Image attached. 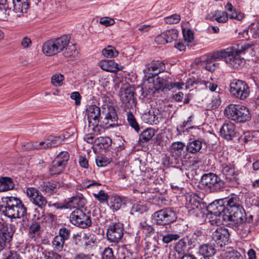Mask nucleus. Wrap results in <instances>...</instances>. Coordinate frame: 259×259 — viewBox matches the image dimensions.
I'll return each mask as SVG.
<instances>
[{"instance_id": "473e14b6", "label": "nucleus", "mask_w": 259, "mask_h": 259, "mask_svg": "<svg viewBox=\"0 0 259 259\" xmlns=\"http://www.w3.org/2000/svg\"><path fill=\"white\" fill-rule=\"evenodd\" d=\"M199 252L200 254L202 255L203 257H212L215 253V249L211 245L205 244L200 246Z\"/></svg>"}, {"instance_id": "f704fd0d", "label": "nucleus", "mask_w": 259, "mask_h": 259, "mask_svg": "<svg viewBox=\"0 0 259 259\" xmlns=\"http://www.w3.org/2000/svg\"><path fill=\"white\" fill-rule=\"evenodd\" d=\"M112 144L111 139L108 137H100L95 139V144L101 149H106Z\"/></svg>"}, {"instance_id": "6e6d98bb", "label": "nucleus", "mask_w": 259, "mask_h": 259, "mask_svg": "<svg viewBox=\"0 0 259 259\" xmlns=\"http://www.w3.org/2000/svg\"><path fill=\"white\" fill-rule=\"evenodd\" d=\"M64 55L66 57L72 56L74 55L76 52V48L74 44H71L66 47L64 50Z\"/></svg>"}, {"instance_id": "e433bc0d", "label": "nucleus", "mask_w": 259, "mask_h": 259, "mask_svg": "<svg viewBox=\"0 0 259 259\" xmlns=\"http://www.w3.org/2000/svg\"><path fill=\"white\" fill-rule=\"evenodd\" d=\"M213 19L219 23H225L228 19V14L224 11L217 10L212 16Z\"/></svg>"}, {"instance_id": "0e129e2a", "label": "nucleus", "mask_w": 259, "mask_h": 259, "mask_svg": "<svg viewBox=\"0 0 259 259\" xmlns=\"http://www.w3.org/2000/svg\"><path fill=\"white\" fill-rule=\"evenodd\" d=\"M199 82L200 85H204L205 88H208L211 92L215 91L218 87L217 84L209 81L200 80Z\"/></svg>"}, {"instance_id": "412c9836", "label": "nucleus", "mask_w": 259, "mask_h": 259, "mask_svg": "<svg viewBox=\"0 0 259 259\" xmlns=\"http://www.w3.org/2000/svg\"><path fill=\"white\" fill-rule=\"evenodd\" d=\"M221 137L227 140H232L236 134L235 124L231 122H226L224 123L220 130Z\"/></svg>"}, {"instance_id": "6e6552de", "label": "nucleus", "mask_w": 259, "mask_h": 259, "mask_svg": "<svg viewBox=\"0 0 259 259\" xmlns=\"http://www.w3.org/2000/svg\"><path fill=\"white\" fill-rule=\"evenodd\" d=\"M69 219L73 225L82 229L87 228L92 224L90 216L80 208L74 209L70 214Z\"/></svg>"}, {"instance_id": "4d7b16f0", "label": "nucleus", "mask_w": 259, "mask_h": 259, "mask_svg": "<svg viewBox=\"0 0 259 259\" xmlns=\"http://www.w3.org/2000/svg\"><path fill=\"white\" fill-rule=\"evenodd\" d=\"M96 162L98 166L104 167L110 163L111 160L106 157L98 156L96 159Z\"/></svg>"}, {"instance_id": "4be33fe9", "label": "nucleus", "mask_w": 259, "mask_h": 259, "mask_svg": "<svg viewBox=\"0 0 259 259\" xmlns=\"http://www.w3.org/2000/svg\"><path fill=\"white\" fill-rule=\"evenodd\" d=\"M63 186L64 184L59 182H43L40 184V188L41 191L51 195L53 193L56 192L57 188Z\"/></svg>"}, {"instance_id": "7c9ffc66", "label": "nucleus", "mask_w": 259, "mask_h": 259, "mask_svg": "<svg viewBox=\"0 0 259 259\" xmlns=\"http://www.w3.org/2000/svg\"><path fill=\"white\" fill-rule=\"evenodd\" d=\"M85 203V199L82 194L78 193L69 199L68 204L72 207H83Z\"/></svg>"}, {"instance_id": "aec40b11", "label": "nucleus", "mask_w": 259, "mask_h": 259, "mask_svg": "<svg viewBox=\"0 0 259 259\" xmlns=\"http://www.w3.org/2000/svg\"><path fill=\"white\" fill-rule=\"evenodd\" d=\"M120 98L125 108L129 109L135 106L134 100V91L132 88H127L123 91H120Z\"/></svg>"}, {"instance_id": "5fc2aeb1", "label": "nucleus", "mask_w": 259, "mask_h": 259, "mask_svg": "<svg viewBox=\"0 0 259 259\" xmlns=\"http://www.w3.org/2000/svg\"><path fill=\"white\" fill-rule=\"evenodd\" d=\"M93 196L101 203L105 202L108 198V195L103 190H100L98 193H94Z\"/></svg>"}, {"instance_id": "603ef678", "label": "nucleus", "mask_w": 259, "mask_h": 259, "mask_svg": "<svg viewBox=\"0 0 259 259\" xmlns=\"http://www.w3.org/2000/svg\"><path fill=\"white\" fill-rule=\"evenodd\" d=\"M64 76L61 74L53 75L51 78L52 83L55 87L61 86L62 84Z\"/></svg>"}, {"instance_id": "7ed1b4c3", "label": "nucleus", "mask_w": 259, "mask_h": 259, "mask_svg": "<svg viewBox=\"0 0 259 259\" xmlns=\"http://www.w3.org/2000/svg\"><path fill=\"white\" fill-rule=\"evenodd\" d=\"M188 183H185L184 186L179 187V197L182 204L185 205L190 214L197 215L204 207V204L201 200L195 194L192 193L188 187Z\"/></svg>"}, {"instance_id": "774afa93", "label": "nucleus", "mask_w": 259, "mask_h": 259, "mask_svg": "<svg viewBox=\"0 0 259 259\" xmlns=\"http://www.w3.org/2000/svg\"><path fill=\"white\" fill-rule=\"evenodd\" d=\"M191 244V241L189 240L188 236L183 237L179 241V247L180 246L182 250L186 249L187 245Z\"/></svg>"}, {"instance_id": "3c124183", "label": "nucleus", "mask_w": 259, "mask_h": 259, "mask_svg": "<svg viewBox=\"0 0 259 259\" xmlns=\"http://www.w3.org/2000/svg\"><path fill=\"white\" fill-rule=\"evenodd\" d=\"M227 52L228 49L217 51L212 54V57L215 60L217 59H223L225 61Z\"/></svg>"}, {"instance_id": "bf43d9fd", "label": "nucleus", "mask_w": 259, "mask_h": 259, "mask_svg": "<svg viewBox=\"0 0 259 259\" xmlns=\"http://www.w3.org/2000/svg\"><path fill=\"white\" fill-rule=\"evenodd\" d=\"M70 230L66 228H61L59 230L58 237H60L65 241L68 240L70 237Z\"/></svg>"}, {"instance_id": "72a5a7b5", "label": "nucleus", "mask_w": 259, "mask_h": 259, "mask_svg": "<svg viewBox=\"0 0 259 259\" xmlns=\"http://www.w3.org/2000/svg\"><path fill=\"white\" fill-rule=\"evenodd\" d=\"M154 130L151 128H149L143 131L139 136V142L145 143L149 142L154 136Z\"/></svg>"}, {"instance_id": "c85d7f7f", "label": "nucleus", "mask_w": 259, "mask_h": 259, "mask_svg": "<svg viewBox=\"0 0 259 259\" xmlns=\"http://www.w3.org/2000/svg\"><path fill=\"white\" fill-rule=\"evenodd\" d=\"M70 39V37L67 35H63L58 38H54L59 53L64 51L65 48L68 46Z\"/></svg>"}, {"instance_id": "09e8293b", "label": "nucleus", "mask_w": 259, "mask_h": 259, "mask_svg": "<svg viewBox=\"0 0 259 259\" xmlns=\"http://www.w3.org/2000/svg\"><path fill=\"white\" fill-rule=\"evenodd\" d=\"M10 9L6 5L0 4V20H5L10 15Z\"/></svg>"}, {"instance_id": "9b49d317", "label": "nucleus", "mask_w": 259, "mask_h": 259, "mask_svg": "<svg viewBox=\"0 0 259 259\" xmlns=\"http://www.w3.org/2000/svg\"><path fill=\"white\" fill-rule=\"evenodd\" d=\"M225 62L230 68L237 69L244 63V60L241 57L236 49L228 48Z\"/></svg>"}, {"instance_id": "bb28decb", "label": "nucleus", "mask_w": 259, "mask_h": 259, "mask_svg": "<svg viewBox=\"0 0 259 259\" xmlns=\"http://www.w3.org/2000/svg\"><path fill=\"white\" fill-rule=\"evenodd\" d=\"M99 66L104 70L108 72H116L119 70L118 65L111 60H103L99 63Z\"/></svg>"}, {"instance_id": "13d9d810", "label": "nucleus", "mask_w": 259, "mask_h": 259, "mask_svg": "<svg viewBox=\"0 0 259 259\" xmlns=\"http://www.w3.org/2000/svg\"><path fill=\"white\" fill-rule=\"evenodd\" d=\"M155 41L158 45H164L168 42L167 33H162L158 35L155 37Z\"/></svg>"}, {"instance_id": "de8ad7c7", "label": "nucleus", "mask_w": 259, "mask_h": 259, "mask_svg": "<svg viewBox=\"0 0 259 259\" xmlns=\"http://www.w3.org/2000/svg\"><path fill=\"white\" fill-rule=\"evenodd\" d=\"M3 259H21L17 251L5 250L3 252Z\"/></svg>"}, {"instance_id": "8fccbe9b", "label": "nucleus", "mask_w": 259, "mask_h": 259, "mask_svg": "<svg viewBox=\"0 0 259 259\" xmlns=\"http://www.w3.org/2000/svg\"><path fill=\"white\" fill-rule=\"evenodd\" d=\"M110 203L113 209L114 210H117L122 205L123 201L119 196H115L112 198Z\"/></svg>"}, {"instance_id": "0eeeda50", "label": "nucleus", "mask_w": 259, "mask_h": 259, "mask_svg": "<svg viewBox=\"0 0 259 259\" xmlns=\"http://www.w3.org/2000/svg\"><path fill=\"white\" fill-rule=\"evenodd\" d=\"M152 217L153 220L157 225L162 226L173 223L177 219L176 213L170 207L155 212Z\"/></svg>"}, {"instance_id": "cd10ccee", "label": "nucleus", "mask_w": 259, "mask_h": 259, "mask_svg": "<svg viewBox=\"0 0 259 259\" xmlns=\"http://www.w3.org/2000/svg\"><path fill=\"white\" fill-rule=\"evenodd\" d=\"M158 111H151L145 113L142 115L143 120L146 123L150 124H156L158 123Z\"/></svg>"}, {"instance_id": "338daca9", "label": "nucleus", "mask_w": 259, "mask_h": 259, "mask_svg": "<svg viewBox=\"0 0 259 259\" xmlns=\"http://www.w3.org/2000/svg\"><path fill=\"white\" fill-rule=\"evenodd\" d=\"M114 23L115 21L113 19L107 17H102L100 20V23L105 26L112 25Z\"/></svg>"}, {"instance_id": "4c0bfd02", "label": "nucleus", "mask_w": 259, "mask_h": 259, "mask_svg": "<svg viewBox=\"0 0 259 259\" xmlns=\"http://www.w3.org/2000/svg\"><path fill=\"white\" fill-rule=\"evenodd\" d=\"M64 169V167L54 160L49 169L50 174L51 176L59 175L61 173Z\"/></svg>"}, {"instance_id": "39448f33", "label": "nucleus", "mask_w": 259, "mask_h": 259, "mask_svg": "<svg viewBox=\"0 0 259 259\" xmlns=\"http://www.w3.org/2000/svg\"><path fill=\"white\" fill-rule=\"evenodd\" d=\"M226 209L223 200L216 201L210 204L208 207V213L207 215L210 224L217 226L222 224L221 219L224 221L223 216L227 214Z\"/></svg>"}, {"instance_id": "4468645a", "label": "nucleus", "mask_w": 259, "mask_h": 259, "mask_svg": "<svg viewBox=\"0 0 259 259\" xmlns=\"http://www.w3.org/2000/svg\"><path fill=\"white\" fill-rule=\"evenodd\" d=\"M165 69L164 64L161 61H153L144 69L145 79L149 80Z\"/></svg>"}, {"instance_id": "c03bdc74", "label": "nucleus", "mask_w": 259, "mask_h": 259, "mask_svg": "<svg viewBox=\"0 0 259 259\" xmlns=\"http://www.w3.org/2000/svg\"><path fill=\"white\" fill-rule=\"evenodd\" d=\"M181 27L184 40L187 42H191L194 39L193 32L190 29H186L184 27V24H181Z\"/></svg>"}, {"instance_id": "37998d69", "label": "nucleus", "mask_w": 259, "mask_h": 259, "mask_svg": "<svg viewBox=\"0 0 259 259\" xmlns=\"http://www.w3.org/2000/svg\"><path fill=\"white\" fill-rule=\"evenodd\" d=\"M65 241L58 236H56L52 241V245L54 248L59 251L62 250Z\"/></svg>"}, {"instance_id": "dca6fc26", "label": "nucleus", "mask_w": 259, "mask_h": 259, "mask_svg": "<svg viewBox=\"0 0 259 259\" xmlns=\"http://www.w3.org/2000/svg\"><path fill=\"white\" fill-rule=\"evenodd\" d=\"M13 228L8 224L0 223V251L11 241L14 234Z\"/></svg>"}, {"instance_id": "f03ea898", "label": "nucleus", "mask_w": 259, "mask_h": 259, "mask_svg": "<svg viewBox=\"0 0 259 259\" xmlns=\"http://www.w3.org/2000/svg\"><path fill=\"white\" fill-rule=\"evenodd\" d=\"M0 210L10 219H20L27 214V208L19 198L10 196L2 198Z\"/></svg>"}, {"instance_id": "2eb2a0df", "label": "nucleus", "mask_w": 259, "mask_h": 259, "mask_svg": "<svg viewBox=\"0 0 259 259\" xmlns=\"http://www.w3.org/2000/svg\"><path fill=\"white\" fill-rule=\"evenodd\" d=\"M86 112L88 116L89 124L93 120V129L96 132L98 130L99 131L98 124L102 117L101 116L102 111L100 107L95 105H91L88 106L86 109Z\"/></svg>"}, {"instance_id": "5701e85b", "label": "nucleus", "mask_w": 259, "mask_h": 259, "mask_svg": "<svg viewBox=\"0 0 259 259\" xmlns=\"http://www.w3.org/2000/svg\"><path fill=\"white\" fill-rule=\"evenodd\" d=\"M68 133L60 135L58 137L50 136L48 139V142L42 146V148L46 149L50 147H54L62 144L65 139L68 137Z\"/></svg>"}, {"instance_id": "2f4dec72", "label": "nucleus", "mask_w": 259, "mask_h": 259, "mask_svg": "<svg viewBox=\"0 0 259 259\" xmlns=\"http://www.w3.org/2000/svg\"><path fill=\"white\" fill-rule=\"evenodd\" d=\"M14 184L12 179L9 177L0 178V192H5L13 189Z\"/></svg>"}, {"instance_id": "20e7f679", "label": "nucleus", "mask_w": 259, "mask_h": 259, "mask_svg": "<svg viewBox=\"0 0 259 259\" xmlns=\"http://www.w3.org/2000/svg\"><path fill=\"white\" fill-rule=\"evenodd\" d=\"M224 113L228 118L238 122H245L251 118L249 109L243 105L230 104L226 107Z\"/></svg>"}, {"instance_id": "393cba45", "label": "nucleus", "mask_w": 259, "mask_h": 259, "mask_svg": "<svg viewBox=\"0 0 259 259\" xmlns=\"http://www.w3.org/2000/svg\"><path fill=\"white\" fill-rule=\"evenodd\" d=\"M14 11L20 17L22 14L26 13L29 6L28 0H12Z\"/></svg>"}, {"instance_id": "ddd939ff", "label": "nucleus", "mask_w": 259, "mask_h": 259, "mask_svg": "<svg viewBox=\"0 0 259 259\" xmlns=\"http://www.w3.org/2000/svg\"><path fill=\"white\" fill-rule=\"evenodd\" d=\"M122 224L112 223L109 225L107 231V239L111 242L118 243L122 238L123 233Z\"/></svg>"}, {"instance_id": "49530a36", "label": "nucleus", "mask_w": 259, "mask_h": 259, "mask_svg": "<svg viewBox=\"0 0 259 259\" xmlns=\"http://www.w3.org/2000/svg\"><path fill=\"white\" fill-rule=\"evenodd\" d=\"M167 39L168 42H170L174 40L175 42V47H177V46L178 45V42L177 41V39L178 38V31L177 29H171L168 31L167 33Z\"/></svg>"}, {"instance_id": "58836bf2", "label": "nucleus", "mask_w": 259, "mask_h": 259, "mask_svg": "<svg viewBox=\"0 0 259 259\" xmlns=\"http://www.w3.org/2000/svg\"><path fill=\"white\" fill-rule=\"evenodd\" d=\"M248 32H250L253 38H259V21L251 23L248 30L244 31L243 33L247 34Z\"/></svg>"}, {"instance_id": "864d4df0", "label": "nucleus", "mask_w": 259, "mask_h": 259, "mask_svg": "<svg viewBox=\"0 0 259 259\" xmlns=\"http://www.w3.org/2000/svg\"><path fill=\"white\" fill-rule=\"evenodd\" d=\"M226 259H243L241 254L236 250H232L225 253Z\"/></svg>"}, {"instance_id": "423d86ee", "label": "nucleus", "mask_w": 259, "mask_h": 259, "mask_svg": "<svg viewBox=\"0 0 259 259\" xmlns=\"http://www.w3.org/2000/svg\"><path fill=\"white\" fill-rule=\"evenodd\" d=\"M230 93L234 98L244 100L250 94L248 84L239 79H233L230 83Z\"/></svg>"}, {"instance_id": "b1692460", "label": "nucleus", "mask_w": 259, "mask_h": 259, "mask_svg": "<svg viewBox=\"0 0 259 259\" xmlns=\"http://www.w3.org/2000/svg\"><path fill=\"white\" fill-rule=\"evenodd\" d=\"M42 51L48 56H52L59 53L54 39L45 42L42 46Z\"/></svg>"}, {"instance_id": "9d476101", "label": "nucleus", "mask_w": 259, "mask_h": 259, "mask_svg": "<svg viewBox=\"0 0 259 259\" xmlns=\"http://www.w3.org/2000/svg\"><path fill=\"white\" fill-rule=\"evenodd\" d=\"M222 172L229 186L237 187L239 184V171L231 164H223Z\"/></svg>"}, {"instance_id": "e2e57ef3", "label": "nucleus", "mask_w": 259, "mask_h": 259, "mask_svg": "<svg viewBox=\"0 0 259 259\" xmlns=\"http://www.w3.org/2000/svg\"><path fill=\"white\" fill-rule=\"evenodd\" d=\"M164 21L166 24H174L178 23V15L177 14L172 15L170 16L165 17Z\"/></svg>"}, {"instance_id": "f8f14e48", "label": "nucleus", "mask_w": 259, "mask_h": 259, "mask_svg": "<svg viewBox=\"0 0 259 259\" xmlns=\"http://www.w3.org/2000/svg\"><path fill=\"white\" fill-rule=\"evenodd\" d=\"M102 114L104 116L103 123L109 124V126L113 127L115 122L117 121V115L116 110L113 106L110 103L105 104L102 106Z\"/></svg>"}, {"instance_id": "6ab92c4d", "label": "nucleus", "mask_w": 259, "mask_h": 259, "mask_svg": "<svg viewBox=\"0 0 259 259\" xmlns=\"http://www.w3.org/2000/svg\"><path fill=\"white\" fill-rule=\"evenodd\" d=\"M229 236L228 230L220 227L212 233V237L217 244L222 246L228 242Z\"/></svg>"}, {"instance_id": "c9c22d12", "label": "nucleus", "mask_w": 259, "mask_h": 259, "mask_svg": "<svg viewBox=\"0 0 259 259\" xmlns=\"http://www.w3.org/2000/svg\"><path fill=\"white\" fill-rule=\"evenodd\" d=\"M69 159V154L67 151L61 152L54 160L65 167Z\"/></svg>"}, {"instance_id": "1a4fd4ad", "label": "nucleus", "mask_w": 259, "mask_h": 259, "mask_svg": "<svg viewBox=\"0 0 259 259\" xmlns=\"http://www.w3.org/2000/svg\"><path fill=\"white\" fill-rule=\"evenodd\" d=\"M200 184L211 192L220 190L224 186L223 181L212 173L203 175L201 177Z\"/></svg>"}, {"instance_id": "a878e982", "label": "nucleus", "mask_w": 259, "mask_h": 259, "mask_svg": "<svg viewBox=\"0 0 259 259\" xmlns=\"http://www.w3.org/2000/svg\"><path fill=\"white\" fill-rule=\"evenodd\" d=\"M40 226L38 222L32 223L29 228V238L36 241L40 238Z\"/></svg>"}, {"instance_id": "f3484780", "label": "nucleus", "mask_w": 259, "mask_h": 259, "mask_svg": "<svg viewBox=\"0 0 259 259\" xmlns=\"http://www.w3.org/2000/svg\"><path fill=\"white\" fill-rule=\"evenodd\" d=\"M153 82L152 85L153 89H151L149 87L151 92L152 93L164 89H167L169 91L172 90V92L174 93L178 89V82L169 83L168 81L159 77H157L155 79H153Z\"/></svg>"}, {"instance_id": "a19ab883", "label": "nucleus", "mask_w": 259, "mask_h": 259, "mask_svg": "<svg viewBox=\"0 0 259 259\" xmlns=\"http://www.w3.org/2000/svg\"><path fill=\"white\" fill-rule=\"evenodd\" d=\"M102 54L106 58H113L118 56V52L111 46H108L102 50Z\"/></svg>"}, {"instance_id": "a211bd4d", "label": "nucleus", "mask_w": 259, "mask_h": 259, "mask_svg": "<svg viewBox=\"0 0 259 259\" xmlns=\"http://www.w3.org/2000/svg\"><path fill=\"white\" fill-rule=\"evenodd\" d=\"M26 194L30 201L39 207L42 208L47 203L46 198L40 194L37 189L35 188H28L26 190Z\"/></svg>"}, {"instance_id": "69168bd1", "label": "nucleus", "mask_w": 259, "mask_h": 259, "mask_svg": "<svg viewBox=\"0 0 259 259\" xmlns=\"http://www.w3.org/2000/svg\"><path fill=\"white\" fill-rule=\"evenodd\" d=\"M101 184L93 180H89L84 181L82 183V187L85 188H89L90 187H98L100 186Z\"/></svg>"}, {"instance_id": "a18cd8bd", "label": "nucleus", "mask_w": 259, "mask_h": 259, "mask_svg": "<svg viewBox=\"0 0 259 259\" xmlns=\"http://www.w3.org/2000/svg\"><path fill=\"white\" fill-rule=\"evenodd\" d=\"M127 118L129 124L135 129L137 132L140 130L139 125L137 122L134 115L131 112H128L127 114Z\"/></svg>"}, {"instance_id": "f257e3e1", "label": "nucleus", "mask_w": 259, "mask_h": 259, "mask_svg": "<svg viewBox=\"0 0 259 259\" xmlns=\"http://www.w3.org/2000/svg\"><path fill=\"white\" fill-rule=\"evenodd\" d=\"M224 203H226V211L228 214L223 216L224 222H228V224L232 226H238L241 224L245 218V212L239 204V197L232 196L226 198Z\"/></svg>"}, {"instance_id": "c756f323", "label": "nucleus", "mask_w": 259, "mask_h": 259, "mask_svg": "<svg viewBox=\"0 0 259 259\" xmlns=\"http://www.w3.org/2000/svg\"><path fill=\"white\" fill-rule=\"evenodd\" d=\"M225 9L228 12H230L228 14V18L231 19H235L238 21L242 20L244 18V14L241 12L236 11V9H234L233 6L230 3H228L225 6Z\"/></svg>"}, {"instance_id": "052dcab7", "label": "nucleus", "mask_w": 259, "mask_h": 259, "mask_svg": "<svg viewBox=\"0 0 259 259\" xmlns=\"http://www.w3.org/2000/svg\"><path fill=\"white\" fill-rule=\"evenodd\" d=\"M200 81V80H196L194 78H192L187 80L186 83L179 82V89L183 88V86L184 85H185L186 88H189L194 84H200V82H199Z\"/></svg>"}, {"instance_id": "ea45409f", "label": "nucleus", "mask_w": 259, "mask_h": 259, "mask_svg": "<svg viewBox=\"0 0 259 259\" xmlns=\"http://www.w3.org/2000/svg\"><path fill=\"white\" fill-rule=\"evenodd\" d=\"M202 147V142L199 140H194L191 142L186 149L192 153H195L200 151Z\"/></svg>"}, {"instance_id": "680f3d73", "label": "nucleus", "mask_w": 259, "mask_h": 259, "mask_svg": "<svg viewBox=\"0 0 259 259\" xmlns=\"http://www.w3.org/2000/svg\"><path fill=\"white\" fill-rule=\"evenodd\" d=\"M102 259H114V256L112 248L108 247L104 249L102 254Z\"/></svg>"}, {"instance_id": "79ce46f5", "label": "nucleus", "mask_w": 259, "mask_h": 259, "mask_svg": "<svg viewBox=\"0 0 259 259\" xmlns=\"http://www.w3.org/2000/svg\"><path fill=\"white\" fill-rule=\"evenodd\" d=\"M45 144L44 142L32 143L28 142L22 145V148L25 150H32L33 149H40L42 148V146Z\"/></svg>"}]
</instances>
